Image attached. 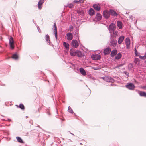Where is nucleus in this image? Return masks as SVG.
<instances>
[{
  "label": "nucleus",
  "instance_id": "1",
  "mask_svg": "<svg viewBox=\"0 0 146 146\" xmlns=\"http://www.w3.org/2000/svg\"><path fill=\"white\" fill-rule=\"evenodd\" d=\"M110 40L111 45L113 47L116 46L117 43V42L115 40V38H113V37L111 36V37H110Z\"/></svg>",
  "mask_w": 146,
  "mask_h": 146
},
{
  "label": "nucleus",
  "instance_id": "2",
  "mask_svg": "<svg viewBox=\"0 0 146 146\" xmlns=\"http://www.w3.org/2000/svg\"><path fill=\"white\" fill-rule=\"evenodd\" d=\"M102 79L107 82H111L113 83L114 82V79L109 76H105L102 77Z\"/></svg>",
  "mask_w": 146,
  "mask_h": 146
},
{
  "label": "nucleus",
  "instance_id": "3",
  "mask_svg": "<svg viewBox=\"0 0 146 146\" xmlns=\"http://www.w3.org/2000/svg\"><path fill=\"white\" fill-rule=\"evenodd\" d=\"M9 44L10 46V48L13 50L14 48V41L13 37H11L9 38Z\"/></svg>",
  "mask_w": 146,
  "mask_h": 146
},
{
  "label": "nucleus",
  "instance_id": "4",
  "mask_svg": "<svg viewBox=\"0 0 146 146\" xmlns=\"http://www.w3.org/2000/svg\"><path fill=\"white\" fill-rule=\"evenodd\" d=\"M116 29L115 25L113 23H111L109 26V31L110 33H112Z\"/></svg>",
  "mask_w": 146,
  "mask_h": 146
},
{
  "label": "nucleus",
  "instance_id": "5",
  "mask_svg": "<svg viewBox=\"0 0 146 146\" xmlns=\"http://www.w3.org/2000/svg\"><path fill=\"white\" fill-rule=\"evenodd\" d=\"M110 11L108 10H105L103 11V16L106 19H108L110 17Z\"/></svg>",
  "mask_w": 146,
  "mask_h": 146
},
{
  "label": "nucleus",
  "instance_id": "6",
  "mask_svg": "<svg viewBox=\"0 0 146 146\" xmlns=\"http://www.w3.org/2000/svg\"><path fill=\"white\" fill-rule=\"evenodd\" d=\"M71 46L74 48H77L79 45L78 41L76 40H73L71 43Z\"/></svg>",
  "mask_w": 146,
  "mask_h": 146
},
{
  "label": "nucleus",
  "instance_id": "7",
  "mask_svg": "<svg viewBox=\"0 0 146 146\" xmlns=\"http://www.w3.org/2000/svg\"><path fill=\"white\" fill-rule=\"evenodd\" d=\"M92 59L94 60H99L100 58V55L98 54H96L95 55H93L91 56Z\"/></svg>",
  "mask_w": 146,
  "mask_h": 146
},
{
  "label": "nucleus",
  "instance_id": "8",
  "mask_svg": "<svg viewBox=\"0 0 146 146\" xmlns=\"http://www.w3.org/2000/svg\"><path fill=\"white\" fill-rule=\"evenodd\" d=\"M126 87L129 90H133L135 88V86L134 84L132 83H129L128 85L126 86Z\"/></svg>",
  "mask_w": 146,
  "mask_h": 146
},
{
  "label": "nucleus",
  "instance_id": "9",
  "mask_svg": "<svg viewBox=\"0 0 146 146\" xmlns=\"http://www.w3.org/2000/svg\"><path fill=\"white\" fill-rule=\"evenodd\" d=\"M54 31V33L55 34V37L56 40L57 39V27L55 23H54V25L53 27Z\"/></svg>",
  "mask_w": 146,
  "mask_h": 146
},
{
  "label": "nucleus",
  "instance_id": "10",
  "mask_svg": "<svg viewBox=\"0 0 146 146\" xmlns=\"http://www.w3.org/2000/svg\"><path fill=\"white\" fill-rule=\"evenodd\" d=\"M67 39L68 40H72L73 39V36L72 34L70 32L66 34Z\"/></svg>",
  "mask_w": 146,
  "mask_h": 146
},
{
  "label": "nucleus",
  "instance_id": "11",
  "mask_svg": "<svg viewBox=\"0 0 146 146\" xmlns=\"http://www.w3.org/2000/svg\"><path fill=\"white\" fill-rule=\"evenodd\" d=\"M70 55L72 56H74L76 55V50H75L74 49H71L70 51Z\"/></svg>",
  "mask_w": 146,
  "mask_h": 146
},
{
  "label": "nucleus",
  "instance_id": "12",
  "mask_svg": "<svg viewBox=\"0 0 146 146\" xmlns=\"http://www.w3.org/2000/svg\"><path fill=\"white\" fill-rule=\"evenodd\" d=\"M111 51V48L108 47L105 49L104 51V53L105 55L108 54Z\"/></svg>",
  "mask_w": 146,
  "mask_h": 146
},
{
  "label": "nucleus",
  "instance_id": "13",
  "mask_svg": "<svg viewBox=\"0 0 146 146\" xmlns=\"http://www.w3.org/2000/svg\"><path fill=\"white\" fill-rule=\"evenodd\" d=\"M125 43L126 45V47L127 48H128L130 46V39L128 37H127L125 39Z\"/></svg>",
  "mask_w": 146,
  "mask_h": 146
},
{
  "label": "nucleus",
  "instance_id": "14",
  "mask_svg": "<svg viewBox=\"0 0 146 146\" xmlns=\"http://www.w3.org/2000/svg\"><path fill=\"white\" fill-rule=\"evenodd\" d=\"M118 32L117 31H115L112 32V33H110V37H111V36L113 37V38H114V37H116L118 35Z\"/></svg>",
  "mask_w": 146,
  "mask_h": 146
},
{
  "label": "nucleus",
  "instance_id": "15",
  "mask_svg": "<svg viewBox=\"0 0 146 146\" xmlns=\"http://www.w3.org/2000/svg\"><path fill=\"white\" fill-rule=\"evenodd\" d=\"M125 38V37L123 35H122L119 38L118 40V43L119 44H120L122 43L123 41L124 40Z\"/></svg>",
  "mask_w": 146,
  "mask_h": 146
},
{
  "label": "nucleus",
  "instance_id": "16",
  "mask_svg": "<svg viewBox=\"0 0 146 146\" xmlns=\"http://www.w3.org/2000/svg\"><path fill=\"white\" fill-rule=\"evenodd\" d=\"M93 7L97 11H99L100 9V7L99 4H94L93 5Z\"/></svg>",
  "mask_w": 146,
  "mask_h": 146
},
{
  "label": "nucleus",
  "instance_id": "17",
  "mask_svg": "<svg viewBox=\"0 0 146 146\" xmlns=\"http://www.w3.org/2000/svg\"><path fill=\"white\" fill-rule=\"evenodd\" d=\"M44 2V0H39L38 3V7L39 9H41V5Z\"/></svg>",
  "mask_w": 146,
  "mask_h": 146
},
{
  "label": "nucleus",
  "instance_id": "18",
  "mask_svg": "<svg viewBox=\"0 0 146 146\" xmlns=\"http://www.w3.org/2000/svg\"><path fill=\"white\" fill-rule=\"evenodd\" d=\"M102 16L100 13H97L96 15L95 19L98 21L100 20L101 19Z\"/></svg>",
  "mask_w": 146,
  "mask_h": 146
},
{
  "label": "nucleus",
  "instance_id": "19",
  "mask_svg": "<svg viewBox=\"0 0 146 146\" xmlns=\"http://www.w3.org/2000/svg\"><path fill=\"white\" fill-rule=\"evenodd\" d=\"M110 15L111 14L112 16H117V14L116 12L113 10H110Z\"/></svg>",
  "mask_w": 146,
  "mask_h": 146
},
{
  "label": "nucleus",
  "instance_id": "20",
  "mask_svg": "<svg viewBox=\"0 0 146 146\" xmlns=\"http://www.w3.org/2000/svg\"><path fill=\"white\" fill-rule=\"evenodd\" d=\"M117 53V51L116 50H114L112 51L110 55L111 57H113Z\"/></svg>",
  "mask_w": 146,
  "mask_h": 146
},
{
  "label": "nucleus",
  "instance_id": "21",
  "mask_svg": "<svg viewBox=\"0 0 146 146\" xmlns=\"http://www.w3.org/2000/svg\"><path fill=\"white\" fill-rule=\"evenodd\" d=\"M117 26L119 29H121L122 28V22L119 21H118L117 22Z\"/></svg>",
  "mask_w": 146,
  "mask_h": 146
},
{
  "label": "nucleus",
  "instance_id": "22",
  "mask_svg": "<svg viewBox=\"0 0 146 146\" xmlns=\"http://www.w3.org/2000/svg\"><path fill=\"white\" fill-rule=\"evenodd\" d=\"M78 57H82V54L80 50H76V55Z\"/></svg>",
  "mask_w": 146,
  "mask_h": 146
},
{
  "label": "nucleus",
  "instance_id": "23",
  "mask_svg": "<svg viewBox=\"0 0 146 146\" xmlns=\"http://www.w3.org/2000/svg\"><path fill=\"white\" fill-rule=\"evenodd\" d=\"M80 73L83 76H85L86 75V72L84 69L82 68H80L79 69Z\"/></svg>",
  "mask_w": 146,
  "mask_h": 146
},
{
  "label": "nucleus",
  "instance_id": "24",
  "mask_svg": "<svg viewBox=\"0 0 146 146\" xmlns=\"http://www.w3.org/2000/svg\"><path fill=\"white\" fill-rule=\"evenodd\" d=\"M45 38L46 41V42H48V44L50 45V40L49 39V35L48 34L46 35L45 36Z\"/></svg>",
  "mask_w": 146,
  "mask_h": 146
},
{
  "label": "nucleus",
  "instance_id": "25",
  "mask_svg": "<svg viewBox=\"0 0 146 146\" xmlns=\"http://www.w3.org/2000/svg\"><path fill=\"white\" fill-rule=\"evenodd\" d=\"M63 45L65 48L68 50L69 49V45L68 43H66L65 42H64L63 43Z\"/></svg>",
  "mask_w": 146,
  "mask_h": 146
},
{
  "label": "nucleus",
  "instance_id": "26",
  "mask_svg": "<svg viewBox=\"0 0 146 146\" xmlns=\"http://www.w3.org/2000/svg\"><path fill=\"white\" fill-rule=\"evenodd\" d=\"M89 13L90 15H93L95 13L94 10L92 9L91 8L89 11Z\"/></svg>",
  "mask_w": 146,
  "mask_h": 146
},
{
  "label": "nucleus",
  "instance_id": "27",
  "mask_svg": "<svg viewBox=\"0 0 146 146\" xmlns=\"http://www.w3.org/2000/svg\"><path fill=\"white\" fill-rule=\"evenodd\" d=\"M121 54L120 53H119L117 54V56L115 57V58L117 60H118L120 59L121 58Z\"/></svg>",
  "mask_w": 146,
  "mask_h": 146
},
{
  "label": "nucleus",
  "instance_id": "28",
  "mask_svg": "<svg viewBox=\"0 0 146 146\" xmlns=\"http://www.w3.org/2000/svg\"><path fill=\"white\" fill-rule=\"evenodd\" d=\"M139 94L141 96L146 97V93L144 92L141 91L140 92Z\"/></svg>",
  "mask_w": 146,
  "mask_h": 146
},
{
  "label": "nucleus",
  "instance_id": "29",
  "mask_svg": "<svg viewBox=\"0 0 146 146\" xmlns=\"http://www.w3.org/2000/svg\"><path fill=\"white\" fill-rule=\"evenodd\" d=\"M16 138L18 142L21 143H23V142L22 139L20 137H16Z\"/></svg>",
  "mask_w": 146,
  "mask_h": 146
},
{
  "label": "nucleus",
  "instance_id": "30",
  "mask_svg": "<svg viewBox=\"0 0 146 146\" xmlns=\"http://www.w3.org/2000/svg\"><path fill=\"white\" fill-rule=\"evenodd\" d=\"M12 58L14 59H17L18 58V56L17 54H13L12 56Z\"/></svg>",
  "mask_w": 146,
  "mask_h": 146
},
{
  "label": "nucleus",
  "instance_id": "31",
  "mask_svg": "<svg viewBox=\"0 0 146 146\" xmlns=\"http://www.w3.org/2000/svg\"><path fill=\"white\" fill-rule=\"evenodd\" d=\"M74 6V5L72 3H70L67 5L66 6H65V7H68L70 8H72Z\"/></svg>",
  "mask_w": 146,
  "mask_h": 146
},
{
  "label": "nucleus",
  "instance_id": "32",
  "mask_svg": "<svg viewBox=\"0 0 146 146\" xmlns=\"http://www.w3.org/2000/svg\"><path fill=\"white\" fill-rule=\"evenodd\" d=\"M19 107L22 110H24L25 109L24 105L22 104H20L19 105Z\"/></svg>",
  "mask_w": 146,
  "mask_h": 146
},
{
  "label": "nucleus",
  "instance_id": "33",
  "mask_svg": "<svg viewBox=\"0 0 146 146\" xmlns=\"http://www.w3.org/2000/svg\"><path fill=\"white\" fill-rule=\"evenodd\" d=\"M68 111L70 113H73V112L72 109L69 106L68 108Z\"/></svg>",
  "mask_w": 146,
  "mask_h": 146
},
{
  "label": "nucleus",
  "instance_id": "34",
  "mask_svg": "<svg viewBox=\"0 0 146 146\" xmlns=\"http://www.w3.org/2000/svg\"><path fill=\"white\" fill-rule=\"evenodd\" d=\"M135 55L136 56H138L139 55V53L137 52V50L136 48L135 49Z\"/></svg>",
  "mask_w": 146,
  "mask_h": 146
},
{
  "label": "nucleus",
  "instance_id": "35",
  "mask_svg": "<svg viewBox=\"0 0 146 146\" xmlns=\"http://www.w3.org/2000/svg\"><path fill=\"white\" fill-rule=\"evenodd\" d=\"M77 13L82 15H84V13L82 11H78Z\"/></svg>",
  "mask_w": 146,
  "mask_h": 146
},
{
  "label": "nucleus",
  "instance_id": "36",
  "mask_svg": "<svg viewBox=\"0 0 146 146\" xmlns=\"http://www.w3.org/2000/svg\"><path fill=\"white\" fill-rule=\"evenodd\" d=\"M73 29V26L72 25H70L69 27V30L70 31H72Z\"/></svg>",
  "mask_w": 146,
  "mask_h": 146
},
{
  "label": "nucleus",
  "instance_id": "37",
  "mask_svg": "<svg viewBox=\"0 0 146 146\" xmlns=\"http://www.w3.org/2000/svg\"><path fill=\"white\" fill-rule=\"evenodd\" d=\"M139 58H140L142 59H145L146 58V55L145 54V55L143 56H139Z\"/></svg>",
  "mask_w": 146,
  "mask_h": 146
},
{
  "label": "nucleus",
  "instance_id": "38",
  "mask_svg": "<svg viewBox=\"0 0 146 146\" xmlns=\"http://www.w3.org/2000/svg\"><path fill=\"white\" fill-rule=\"evenodd\" d=\"M139 59H138L136 58L135 60V63L137 64L138 62Z\"/></svg>",
  "mask_w": 146,
  "mask_h": 146
},
{
  "label": "nucleus",
  "instance_id": "39",
  "mask_svg": "<svg viewBox=\"0 0 146 146\" xmlns=\"http://www.w3.org/2000/svg\"><path fill=\"white\" fill-rule=\"evenodd\" d=\"M80 0H75L74 1V2L75 3H78V2H79Z\"/></svg>",
  "mask_w": 146,
  "mask_h": 146
},
{
  "label": "nucleus",
  "instance_id": "40",
  "mask_svg": "<svg viewBox=\"0 0 146 146\" xmlns=\"http://www.w3.org/2000/svg\"><path fill=\"white\" fill-rule=\"evenodd\" d=\"M142 88L143 89H145L146 90V86H143L142 87Z\"/></svg>",
  "mask_w": 146,
  "mask_h": 146
},
{
  "label": "nucleus",
  "instance_id": "41",
  "mask_svg": "<svg viewBox=\"0 0 146 146\" xmlns=\"http://www.w3.org/2000/svg\"><path fill=\"white\" fill-rule=\"evenodd\" d=\"M84 2V0H80L79 2L80 3H82Z\"/></svg>",
  "mask_w": 146,
  "mask_h": 146
},
{
  "label": "nucleus",
  "instance_id": "42",
  "mask_svg": "<svg viewBox=\"0 0 146 146\" xmlns=\"http://www.w3.org/2000/svg\"><path fill=\"white\" fill-rule=\"evenodd\" d=\"M124 73L125 74H126V75H128V73L126 71H125L124 72Z\"/></svg>",
  "mask_w": 146,
  "mask_h": 146
},
{
  "label": "nucleus",
  "instance_id": "43",
  "mask_svg": "<svg viewBox=\"0 0 146 146\" xmlns=\"http://www.w3.org/2000/svg\"><path fill=\"white\" fill-rule=\"evenodd\" d=\"M30 123H31V124H33V121L32 120H30L29 121Z\"/></svg>",
  "mask_w": 146,
  "mask_h": 146
},
{
  "label": "nucleus",
  "instance_id": "44",
  "mask_svg": "<svg viewBox=\"0 0 146 146\" xmlns=\"http://www.w3.org/2000/svg\"><path fill=\"white\" fill-rule=\"evenodd\" d=\"M123 64H121L119 65V66H118V67H119L122 66L123 65Z\"/></svg>",
  "mask_w": 146,
  "mask_h": 146
},
{
  "label": "nucleus",
  "instance_id": "45",
  "mask_svg": "<svg viewBox=\"0 0 146 146\" xmlns=\"http://www.w3.org/2000/svg\"><path fill=\"white\" fill-rule=\"evenodd\" d=\"M70 134H72V135H74H74L73 134V133H71L70 132Z\"/></svg>",
  "mask_w": 146,
  "mask_h": 146
},
{
  "label": "nucleus",
  "instance_id": "46",
  "mask_svg": "<svg viewBox=\"0 0 146 146\" xmlns=\"http://www.w3.org/2000/svg\"><path fill=\"white\" fill-rule=\"evenodd\" d=\"M16 106H17V107H18V108L19 107V106H18V105H16Z\"/></svg>",
  "mask_w": 146,
  "mask_h": 146
},
{
  "label": "nucleus",
  "instance_id": "47",
  "mask_svg": "<svg viewBox=\"0 0 146 146\" xmlns=\"http://www.w3.org/2000/svg\"><path fill=\"white\" fill-rule=\"evenodd\" d=\"M33 22H34V19H33Z\"/></svg>",
  "mask_w": 146,
  "mask_h": 146
},
{
  "label": "nucleus",
  "instance_id": "48",
  "mask_svg": "<svg viewBox=\"0 0 146 146\" xmlns=\"http://www.w3.org/2000/svg\"><path fill=\"white\" fill-rule=\"evenodd\" d=\"M8 120H9V121H11V120L10 119H8Z\"/></svg>",
  "mask_w": 146,
  "mask_h": 146
},
{
  "label": "nucleus",
  "instance_id": "49",
  "mask_svg": "<svg viewBox=\"0 0 146 146\" xmlns=\"http://www.w3.org/2000/svg\"><path fill=\"white\" fill-rule=\"evenodd\" d=\"M37 28H38V29H39V27H38H38H37Z\"/></svg>",
  "mask_w": 146,
  "mask_h": 146
},
{
  "label": "nucleus",
  "instance_id": "50",
  "mask_svg": "<svg viewBox=\"0 0 146 146\" xmlns=\"http://www.w3.org/2000/svg\"><path fill=\"white\" fill-rule=\"evenodd\" d=\"M94 70H96V69H96V68H94Z\"/></svg>",
  "mask_w": 146,
  "mask_h": 146
},
{
  "label": "nucleus",
  "instance_id": "51",
  "mask_svg": "<svg viewBox=\"0 0 146 146\" xmlns=\"http://www.w3.org/2000/svg\"><path fill=\"white\" fill-rule=\"evenodd\" d=\"M28 117L27 116H26V118H27Z\"/></svg>",
  "mask_w": 146,
  "mask_h": 146
},
{
  "label": "nucleus",
  "instance_id": "52",
  "mask_svg": "<svg viewBox=\"0 0 146 146\" xmlns=\"http://www.w3.org/2000/svg\"><path fill=\"white\" fill-rule=\"evenodd\" d=\"M75 34H76V32L75 33Z\"/></svg>",
  "mask_w": 146,
  "mask_h": 146
},
{
  "label": "nucleus",
  "instance_id": "53",
  "mask_svg": "<svg viewBox=\"0 0 146 146\" xmlns=\"http://www.w3.org/2000/svg\"><path fill=\"white\" fill-rule=\"evenodd\" d=\"M38 31H39V32H40V31H39V30H38Z\"/></svg>",
  "mask_w": 146,
  "mask_h": 146
}]
</instances>
